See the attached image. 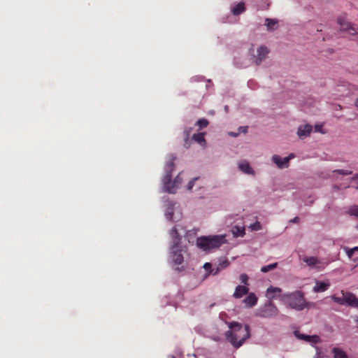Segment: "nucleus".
I'll return each instance as SVG.
<instances>
[{"instance_id": "1", "label": "nucleus", "mask_w": 358, "mask_h": 358, "mask_svg": "<svg viewBox=\"0 0 358 358\" xmlns=\"http://www.w3.org/2000/svg\"><path fill=\"white\" fill-rule=\"evenodd\" d=\"M185 229L181 224H176L169 231L171 243L169 247V262L173 268L181 271L184 267L182 266L184 262V255L187 253L186 246L181 245V233L185 232Z\"/></svg>"}, {"instance_id": "2", "label": "nucleus", "mask_w": 358, "mask_h": 358, "mask_svg": "<svg viewBox=\"0 0 358 358\" xmlns=\"http://www.w3.org/2000/svg\"><path fill=\"white\" fill-rule=\"evenodd\" d=\"M229 331L225 333L227 340L236 348H240L250 337V328L248 324L237 322L227 323Z\"/></svg>"}, {"instance_id": "3", "label": "nucleus", "mask_w": 358, "mask_h": 358, "mask_svg": "<svg viewBox=\"0 0 358 358\" xmlns=\"http://www.w3.org/2000/svg\"><path fill=\"white\" fill-rule=\"evenodd\" d=\"M176 157L173 155H169V160L164 166V176L162 178V192L169 194H175L181 185L182 179L181 178L182 173H180L173 181L172 186H169L172 177V171L174 169V161Z\"/></svg>"}, {"instance_id": "4", "label": "nucleus", "mask_w": 358, "mask_h": 358, "mask_svg": "<svg viewBox=\"0 0 358 358\" xmlns=\"http://www.w3.org/2000/svg\"><path fill=\"white\" fill-rule=\"evenodd\" d=\"M227 241L225 235L201 236L197 238L196 245L204 252H210Z\"/></svg>"}, {"instance_id": "5", "label": "nucleus", "mask_w": 358, "mask_h": 358, "mask_svg": "<svg viewBox=\"0 0 358 358\" xmlns=\"http://www.w3.org/2000/svg\"><path fill=\"white\" fill-rule=\"evenodd\" d=\"M280 301L286 306L296 310H302L306 307L304 295L301 291L282 294Z\"/></svg>"}, {"instance_id": "6", "label": "nucleus", "mask_w": 358, "mask_h": 358, "mask_svg": "<svg viewBox=\"0 0 358 358\" xmlns=\"http://www.w3.org/2000/svg\"><path fill=\"white\" fill-rule=\"evenodd\" d=\"M162 201L164 203V216L169 221L177 222L182 217L181 208L176 201H170L168 197L164 196Z\"/></svg>"}, {"instance_id": "7", "label": "nucleus", "mask_w": 358, "mask_h": 358, "mask_svg": "<svg viewBox=\"0 0 358 358\" xmlns=\"http://www.w3.org/2000/svg\"><path fill=\"white\" fill-rule=\"evenodd\" d=\"M342 297L332 295V300L342 306H348L354 308H358V298L352 292L341 291Z\"/></svg>"}, {"instance_id": "8", "label": "nucleus", "mask_w": 358, "mask_h": 358, "mask_svg": "<svg viewBox=\"0 0 358 358\" xmlns=\"http://www.w3.org/2000/svg\"><path fill=\"white\" fill-rule=\"evenodd\" d=\"M278 313V309L272 301L265 303L257 310V315L264 318L275 317Z\"/></svg>"}, {"instance_id": "9", "label": "nucleus", "mask_w": 358, "mask_h": 358, "mask_svg": "<svg viewBox=\"0 0 358 358\" xmlns=\"http://www.w3.org/2000/svg\"><path fill=\"white\" fill-rule=\"evenodd\" d=\"M294 334L297 338L310 343L313 347L321 341L320 336L317 335H306L300 333L299 331H294Z\"/></svg>"}, {"instance_id": "10", "label": "nucleus", "mask_w": 358, "mask_h": 358, "mask_svg": "<svg viewBox=\"0 0 358 358\" xmlns=\"http://www.w3.org/2000/svg\"><path fill=\"white\" fill-rule=\"evenodd\" d=\"M257 55L252 56V60L257 65H259L266 58L268 50L266 46L262 45L257 48Z\"/></svg>"}, {"instance_id": "11", "label": "nucleus", "mask_w": 358, "mask_h": 358, "mask_svg": "<svg viewBox=\"0 0 358 358\" xmlns=\"http://www.w3.org/2000/svg\"><path fill=\"white\" fill-rule=\"evenodd\" d=\"M338 22L340 24L341 31H347L349 34L352 36L357 34V28L355 25L345 21L344 19L341 17L338 19Z\"/></svg>"}, {"instance_id": "12", "label": "nucleus", "mask_w": 358, "mask_h": 358, "mask_svg": "<svg viewBox=\"0 0 358 358\" xmlns=\"http://www.w3.org/2000/svg\"><path fill=\"white\" fill-rule=\"evenodd\" d=\"M282 293V289L278 287L270 286L267 288L266 292V296L271 300L276 297H278L280 299V296Z\"/></svg>"}, {"instance_id": "13", "label": "nucleus", "mask_w": 358, "mask_h": 358, "mask_svg": "<svg viewBox=\"0 0 358 358\" xmlns=\"http://www.w3.org/2000/svg\"><path fill=\"white\" fill-rule=\"evenodd\" d=\"M238 166L240 171H241L245 174L252 175L255 176V172L254 169L251 167L249 162L246 160H241L238 162Z\"/></svg>"}, {"instance_id": "14", "label": "nucleus", "mask_w": 358, "mask_h": 358, "mask_svg": "<svg viewBox=\"0 0 358 358\" xmlns=\"http://www.w3.org/2000/svg\"><path fill=\"white\" fill-rule=\"evenodd\" d=\"M313 127L310 124L301 125L298 128L297 134L301 139H303L310 136Z\"/></svg>"}, {"instance_id": "15", "label": "nucleus", "mask_w": 358, "mask_h": 358, "mask_svg": "<svg viewBox=\"0 0 358 358\" xmlns=\"http://www.w3.org/2000/svg\"><path fill=\"white\" fill-rule=\"evenodd\" d=\"M258 298L255 293L250 292L248 294V296L243 299V303L246 308H252L257 305Z\"/></svg>"}, {"instance_id": "16", "label": "nucleus", "mask_w": 358, "mask_h": 358, "mask_svg": "<svg viewBox=\"0 0 358 358\" xmlns=\"http://www.w3.org/2000/svg\"><path fill=\"white\" fill-rule=\"evenodd\" d=\"M329 287L330 282L329 280L325 282L317 280L313 290L315 293L324 292L327 290Z\"/></svg>"}, {"instance_id": "17", "label": "nucleus", "mask_w": 358, "mask_h": 358, "mask_svg": "<svg viewBox=\"0 0 358 358\" xmlns=\"http://www.w3.org/2000/svg\"><path fill=\"white\" fill-rule=\"evenodd\" d=\"M249 292V288L247 286L238 285L235 288V291L233 294V297L235 299H241L244 295L248 294Z\"/></svg>"}, {"instance_id": "18", "label": "nucleus", "mask_w": 358, "mask_h": 358, "mask_svg": "<svg viewBox=\"0 0 358 358\" xmlns=\"http://www.w3.org/2000/svg\"><path fill=\"white\" fill-rule=\"evenodd\" d=\"M287 158L281 157L280 155H274L272 157V161L277 165L280 169H284L288 167Z\"/></svg>"}, {"instance_id": "19", "label": "nucleus", "mask_w": 358, "mask_h": 358, "mask_svg": "<svg viewBox=\"0 0 358 358\" xmlns=\"http://www.w3.org/2000/svg\"><path fill=\"white\" fill-rule=\"evenodd\" d=\"M245 10V5L243 1L237 4H234L231 7V12L234 15H239L244 13Z\"/></svg>"}, {"instance_id": "20", "label": "nucleus", "mask_w": 358, "mask_h": 358, "mask_svg": "<svg viewBox=\"0 0 358 358\" xmlns=\"http://www.w3.org/2000/svg\"><path fill=\"white\" fill-rule=\"evenodd\" d=\"M234 237H243L245 235V227L242 226L236 225L231 229Z\"/></svg>"}, {"instance_id": "21", "label": "nucleus", "mask_w": 358, "mask_h": 358, "mask_svg": "<svg viewBox=\"0 0 358 358\" xmlns=\"http://www.w3.org/2000/svg\"><path fill=\"white\" fill-rule=\"evenodd\" d=\"M204 135L205 133L194 134L192 136V140L199 143L200 145L205 146L206 143L204 138Z\"/></svg>"}, {"instance_id": "22", "label": "nucleus", "mask_w": 358, "mask_h": 358, "mask_svg": "<svg viewBox=\"0 0 358 358\" xmlns=\"http://www.w3.org/2000/svg\"><path fill=\"white\" fill-rule=\"evenodd\" d=\"M234 64L239 68H245L249 65V62L245 58L235 57Z\"/></svg>"}, {"instance_id": "23", "label": "nucleus", "mask_w": 358, "mask_h": 358, "mask_svg": "<svg viewBox=\"0 0 358 358\" xmlns=\"http://www.w3.org/2000/svg\"><path fill=\"white\" fill-rule=\"evenodd\" d=\"M332 352L334 358H348L346 352L338 348H334Z\"/></svg>"}, {"instance_id": "24", "label": "nucleus", "mask_w": 358, "mask_h": 358, "mask_svg": "<svg viewBox=\"0 0 358 358\" xmlns=\"http://www.w3.org/2000/svg\"><path fill=\"white\" fill-rule=\"evenodd\" d=\"M303 262H306L310 267H314L315 266L320 263L318 259L315 257H306L303 259Z\"/></svg>"}, {"instance_id": "25", "label": "nucleus", "mask_w": 358, "mask_h": 358, "mask_svg": "<svg viewBox=\"0 0 358 358\" xmlns=\"http://www.w3.org/2000/svg\"><path fill=\"white\" fill-rule=\"evenodd\" d=\"M277 24L278 20H276L269 18L266 19V25L268 30H274L277 27Z\"/></svg>"}, {"instance_id": "26", "label": "nucleus", "mask_w": 358, "mask_h": 358, "mask_svg": "<svg viewBox=\"0 0 358 358\" xmlns=\"http://www.w3.org/2000/svg\"><path fill=\"white\" fill-rule=\"evenodd\" d=\"M192 131V128L189 127L188 129H186L184 131V135H185V146L188 148L189 146V136Z\"/></svg>"}, {"instance_id": "27", "label": "nucleus", "mask_w": 358, "mask_h": 358, "mask_svg": "<svg viewBox=\"0 0 358 358\" xmlns=\"http://www.w3.org/2000/svg\"><path fill=\"white\" fill-rule=\"evenodd\" d=\"M277 266H278V263H276V262L268 264V265L264 266L261 268V271L262 273H267L269 271L277 267Z\"/></svg>"}, {"instance_id": "28", "label": "nucleus", "mask_w": 358, "mask_h": 358, "mask_svg": "<svg viewBox=\"0 0 358 358\" xmlns=\"http://www.w3.org/2000/svg\"><path fill=\"white\" fill-rule=\"evenodd\" d=\"M344 250L349 258H351L355 252H358V246L352 248H344Z\"/></svg>"}, {"instance_id": "29", "label": "nucleus", "mask_w": 358, "mask_h": 358, "mask_svg": "<svg viewBox=\"0 0 358 358\" xmlns=\"http://www.w3.org/2000/svg\"><path fill=\"white\" fill-rule=\"evenodd\" d=\"M348 213L350 215L358 217V206H352L348 209Z\"/></svg>"}, {"instance_id": "30", "label": "nucleus", "mask_w": 358, "mask_h": 358, "mask_svg": "<svg viewBox=\"0 0 358 358\" xmlns=\"http://www.w3.org/2000/svg\"><path fill=\"white\" fill-rule=\"evenodd\" d=\"M248 275L246 274V273H242L240 275V280L241 282V283H243L244 285L243 286H248Z\"/></svg>"}, {"instance_id": "31", "label": "nucleus", "mask_w": 358, "mask_h": 358, "mask_svg": "<svg viewBox=\"0 0 358 358\" xmlns=\"http://www.w3.org/2000/svg\"><path fill=\"white\" fill-rule=\"evenodd\" d=\"M208 121L204 118L199 119L196 122V125H198L200 128H205L208 126Z\"/></svg>"}, {"instance_id": "32", "label": "nucleus", "mask_w": 358, "mask_h": 358, "mask_svg": "<svg viewBox=\"0 0 358 358\" xmlns=\"http://www.w3.org/2000/svg\"><path fill=\"white\" fill-rule=\"evenodd\" d=\"M249 228L252 231H259L262 229V224H260L259 222H256L253 224H251L249 226Z\"/></svg>"}, {"instance_id": "33", "label": "nucleus", "mask_w": 358, "mask_h": 358, "mask_svg": "<svg viewBox=\"0 0 358 358\" xmlns=\"http://www.w3.org/2000/svg\"><path fill=\"white\" fill-rule=\"evenodd\" d=\"M334 173H338L341 175L348 176L352 174L351 171L343 170V169H336L334 171Z\"/></svg>"}, {"instance_id": "34", "label": "nucleus", "mask_w": 358, "mask_h": 358, "mask_svg": "<svg viewBox=\"0 0 358 358\" xmlns=\"http://www.w3.org/2000/svg\"><path fill=\"white\" fill-rule=\"evenodd\" d=\"M197 179H198V178H196H196H192V180L188 182V184H187V189L188 190H191V189L193 188V187H194V184H195V182H196V180H197Z\"/></svg>"}, {"instance_id": "35", "label": "nucleus", "mask_w": 358, "mask_h": 358, "mask_svg": "<svg viewBox=\"0 0 358 358\" xmlns=\"http://www.w3.org/2000/svg\"><path fill=\"white\" fill-rule=\"evenodd\" d=\"M315 348L316 350V353H315L314 358H322V356L321 348L318 346H315Z\"/></svg>"}, {"instance_id": "36", "label": "nucleus", "mask_w": 358, "mask_h": 358, "mask_svg": "<svg viewBox=\"0 0 358 358\" xmlns=\"http://www.w3.org/2000/svg\"><path fill=\"white\" fill-rule=\"evenodd\" d=\"M239 134L241 133L246 134L248 132V127L247 126H241L238 129Z\"/></svg>"}, {"instance_id": "37", "label": "nucleus", "mask_w": 358, "mask_h": 358, "mask_svg": "<svg viewBox=\"0 0 358 358\" xmlns=\"http://www.w3.org/2000/svg\"><path fill=\"white\" fill-rule=\"evenodd\" d=\"M196 233H197V230L196 229H193V230H190V231H188L186 232V236L187 237H189V236H195L196 235Z\"/></svg>"}, {"instance_id": "38", "label": "nucleus", "mask_w": 358, "mask_h": 358, "mask_svg": "<svg viewBox=\"0 0 358 358\" xmlns=\"http://www.w3.org/2000/svg\"><path fill=\"white\" fill-rule=\"evenodd\" d=\"M203 78L202 76H197L192 78V81H201L203 80Z\"/></svg>"}, {"instance_id": "39", "label": "nucleus", "mask_w": 358, "mask_h": 358, "mask_svg": "<svg viewBox=\"0 0 358 358\" xmlns=\"http://www.w3.org/2000/svg\"><path fill=\"white\" fill-rule=\"evenodd\" d=\"M228 134H229V136H232V137H237V136H238L239 133L238 132L230 131V132L228 133Z\"/></svg>"}, {"instance_id": "40", "label": "nucleus", "mask_w": 358, "mask_h": 358, "mask_svg": "<svg viewBox=\"0 0 358 358\" xmlns=\"http://www.w3.org/2000/svg\"><path fill=\"white\" fill-rule=\"evenodd\" d=\"M203 268L208 271V269H210L211 268V264L210 263H205L204 265H203Z\"/></svg>"}, {"instance_id": "41", "label": "nucleus", "mask_w": 358, "mask_h": 358, "mask_svg": "<svg viewBox=\"0 0 358 358\" xmlns=\"http://www.w3.org/2000/svg\"><path fill=\"white\" fill-rule=\"evenodd\" d=\"M294 157V155L293 153L289 154L287 157H285V158H287V164H289L290 159H293Z\"/></svg>"}, {"instance_id": "42", "label": "nucleus", "mask_w": 358, "mask_h": 358, "mask_svg": "<svg viewBox=\"0 0 358 358\" xmlns=\"http://www.w3.org/2000/svg\"><path fill=\"white\" fill-rule=\"evenodd\" d=\"M218 272H219V268H217L215 270V269H212L210 271V273L215 275L217 274Z\"/></svg>"}, {"instance_id": "43", "label": "nucleus", "mask_w": 358, "mask_h": 358, "mask_svg": "<svg viewBox=\"0 0 358 358\" xmlns=\"http://www.w3.org/2000/svg\"><path fill=\"white\" fill-rule=\"evenodd\" d=\"M299 217H294L292 220H291V221H290V222H297L299 221Z\"/></svg>"}, {"instance_id": "44", "label": "nucleus", "mask_w": 358, "mask_h": 358, "mask_svg": "<svg viewBox=\"0 0 358 358\" xmlns=\"http://www.w3.org/2000/svg\"><path fill=\"white\" fill-rule=\"evenodd\" d=\"M355 105L356 107L358 108V98L356 99L355 102Z\"/></svg>"}, {"instance_id": "45", "label": "nucleus", "mask_w": 358, "mask_h": 358, "mask_svg": "<svg viewBox=\"0 0 358 358\" xmlns=\"http://www.w3.org/2000/svg\"><path fill=\"white\" fill-rule=\"evenodd\" d=\"M173 181L171 180V183H169V186H172Z\"/></svg>"}, {"instance_id": "46", "label": "nucleus", "mask_w": 358, "mask_h": 358, "mask_svg": "<svg viewBox=\"0 0 358 358\" xmlns=\"http://www.w3.org/2000/svg\"><path fill=\"white\" fill-rule=\"evenodd\" d=\"M171 358H176L175 357L172 356Z\"/></svg>"}, {"instance_id": "47", "label": "nucleus", "mask_w": 358, "mask_h": 358, "mask_svg": "<svg viewBox=\"0 0 358 358\" xmlns=\"http://www.w3.org/2000/svg\"><path fill=\"white\" fill-rule=\"evenodd\" d=\"M357 229H358V224H357Z\"/></svg>"}]
</instances>
